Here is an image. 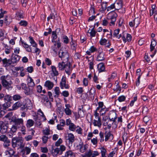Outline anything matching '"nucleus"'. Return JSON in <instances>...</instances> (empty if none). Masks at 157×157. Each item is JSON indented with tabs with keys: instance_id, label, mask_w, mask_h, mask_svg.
Wrapping results in <instances>:
<instances>
[{
	"instance_id": "c03bdc74",
	"label": "nucleus",
	"mask_w": 157,
	"mask_h": 157,
	"mask_svg": "<svg viewBox=\"0 0 157 157\" xmlns=\"http://www.w3.org/2000/svg\"><path fill=\"white\" fill-rule=\"evenodd\" d=\"M34 121L32 119H29L27 121L26 126L27 127H31L33 125Z\"/></svg>"
},
{
	"instance_id": "5701e85b",
	"label": "nucleus",
	"mask_w": 157,
	"mask_h": 157,
	"mask_svg": "<svg viewBox=\"0 0 157 157\" xmlns=\"http://www.w3.org/2000/svg\"><path fill=\"white\" fill-rule=\"evenodd\" d=\"M97 68L99 73L105 71V67L104 63H99L97 65Z\"/></svg>"
},
{
	"instance_id": "603ef678",
	"label": "nucleus",
	"mask_w": 157,
	"mask_h": 157,
	"mask_svg": "<svg viewBox=\"0 0 157 157\" xmlns=\"http://www.w3.org/2000/svg\"><path fill=\"white\" fill-rule=\"evenodd\" d=\"M46 30L48 31V32H45L44 34V36H48V34H50L52 32V29L50 27L48 29H46Z\"/></svg>"
},
{
	"instance_id": "a19ab883",
	"label": "nucleus",
	"mask_w": 157,
	"mask_h": 157,
	"mask_svg": "<svg viewBox=\"0 0 157 157\" xmlns=\"http://www.w3.org/2000/svg\"><path fill=\"white\" fill-rule=\"evenodd\" d=\"M21 106V103L19 101L15 103L13 105L12 109L13 110H16L19 108Z\"/></svg>"
},
{
	"instance_id": "09e8293b",
	"label": "nucleus",
	"mask_w": 157,
	"mask_h": 157,
	"mask_svg": "<svg viewBox=\"0 0 157 157\" xmlns=\"http://www.w3.org/2000/svg\"><path fill=\"white\" fill-rule=\"evenodd\" d=\"M12 98L13 100L17 101L20 100L22 98V97L19 94H16L13 95Z\"/></svg>"
},
{
	"instance_id": "5fc2aeb1",
	"label": "nucleus",
	"mask_w": 157,
	"mask_h": 157,
	"mask_svg": "<svg viewBox=\"0 0 157 157\" xmlns=\"http://www.w3.org/2000/svg\"><path fill=\"white\" fill-rule=\"evenodd\" d=\"M126 97L124 95H121L118 97L117 99L120 102H122L124 101L126 99Z\"/></svg>"
},
{
	"instance_id": "e433bc0d",
	"label": "nucleus",
	"mask_w": 157,
	"mask_h": 157,
	"mask_svg": "<svg viewBox=\"0 0 157 157\" xmlns=\"http://www.w3.org/2000/svg\"><path fill=\"white\" fill-rule=\"evenodd\" d=\"M51 69L53 73L54 76H57L59 75L58 71L56 70V68L55 66H51Z\"/></svg>"
},
{
	"instance_id": "cd10ccee",
	"label": "nucleus",
	"mask_w": 157,
	"mask_h": 157,
	"mask_svg": "<svg viewBox=\"0 0 157 157\" xmlns=\"http://www.w3.org/2000/svg\"><path fill=\"white\" fill-rule=\"evenodd\" d=\"M65 61H62L61 62H59L58 63V66L57 67L59 70L63 71L66 68V63Z\"/></svg>"
},
{
	"instance_id": "8fccbe9b",
	"label": "nucleus",
	"mask_w": 157,
	"mask_h": 157,
	"mask_svg": "<svg viewBox=\"0 0 157 157\" xmlns=\"http://www.w3.org/2000/svg\"><path fill=\"white\" fill-rule=\"evenodd\" d=\"M54 91L57 97H58L60 93L59 87L57 86L55 88Z\"/></svg>"
},
{
	"instance_id": "a878e982",
	"label": "nucleus",
	"mask_w": 157,
	"mask_h": 157,
	"mask_svg": "<svg viewBox=\"0 0 157 157\" xmlns=\"http://www.w3.org/2000/svg\"><path fill=\"white\" fill-rule=\"evenodd\" d=\"M66 108L64 109V112L67 115H70L71 114L72 112L71 110L69 109L71 107V106L69 104H66L65 105Z\"/></svg>"
},
{
	"instance_id": "f03ea898",
	"label": "nucleus",
	"mask_w": 157,
	"mask_h": 157,
	"mask_svg": "<svg viewBox=\"0 0 157 157\" xmlns=\"http://www.w3.org/2000/svg\"><path fill=\"white\" fill-rule=\"evenodd\" d=\"M117 17V13L114 11H111L108 14V19L110 21L109 25L112 26L115 25V22Z\"/></svg>"
},
{
	"instance_id": "1a4fd4ad",
	"label": "nucleus",
	"mask_w": 157,
	"mask_h": 157,
	"mask_svg": "<svg viewBox=\"0 0 157 157\" xmlns=\"http://www.w3.org/2000/svg\"><path fill=\"white\" fill-rule=\"evenodd\" d=\"M121 37L122 38V40L123 42L125 43L127 41L128 42H130L132 39V36L131 35L128 33H123V35L120 34L119 35L117 36V37L116 38L118 39H119Z\"/></svg>"
},
{
	"instance_id": "774afa93",
	"label": "nucleus",
	"mask_w": 157,
	"mask_h": 157,
	"mask_svg": "<svg viewBox=\"0 0 157 157\" xmlns=\"http://www.w3.org/2000/svg\"><path fill=\"white\" fill-rule=\"evenodd\" d=\"M62 139L61 138H60L56 142L55 145L56 147H59L60 146V144L62 143Z\"/></svg>"
},
{
	"instance_id": "4c0bfd02",
	"label": "nucleus",
	"mask_w": 157,
	"mask_h": 157,
	"mask_svg": "<svg viewBox=\"0 0 157 157\" xmlns=\"http://www.w3.org/2000/svg\"><path fill=\"white\" fill-rule=\"evenodd\" d=\"M90 30L89 29L88 31V33L90 34V36L91 37H94L95 36L96 33H97L94 29V27L92 29L90 30V32L89 31Z\"/></svg>"
},
{
	"instance_id": "de8ad7c7",
	"label": "nucleus",
	"mask_w": 157,
	"mask_h": 157,
	"mask_svg": "<svg viewBox=\"0 0 157 157\" xmlns=\"http://www.w3.org/2000/svg\"><path fill=\"white\" fill-rule=\"evenodd\" d=\"M107 41V40L105 38H101L99 41V43L101 45H105Z\"/></svg>"
},
{
	"instance_id": "e2e57ef3",
	"label": "nucleus",
	"mask_w": 157,
	"mask_h": 157,
	"mask_svg": "<svg viewBox=\"0 0 157 157\" xmlns=\"http://www.w3.org/2000/svg\"><path fill=\"white\" fill-rule=\"evenodd\" d=\"M137 96H136L134 97L133 98V100H132L130 102V105L131 106H132L134 104V102L137 101Z\"/></svg>"
},
{
	"instance_id": "72a5a7b5",
	"label": "nucleus",
	"mask_w": 157,
	"mask_h": 157,
	"mask_svg": "<svg viewBox=\"0 0 157 157\" xmlns=\"http://www.w3.org/2000/svg\"><path fill=\"white\" fill-rule=\"evenodd\" d=\"M52 38L51 40L52 42H57V40H56L57 38V33H56V31H52Z\"/></svg>"
},
{
	"instance_id": "b1692460",
	"label": "nucleus",
	"mask_w": 157,
	"mask_h": 157,
	"mask_svg": "<svg viewBox=\"0 0 157 157\" xmlns=\"http://www.w3.org/2000/svg\"><path fill=\"white\" fill-rule=\"evenodd\" d=\"M27 84L28 86L33 89L35 86V84L33 79L29 76L28 78V82Z\"/></svg>"
},
{
	"instance_id": "052dcab7",
	"label": "nucleus",
	"mask_w": 157,
	"mask_h": 157,
	"mask_svg": "<svg viewBox=\"0 0 157 157\" xmlns=\"http://www.w3.org/2000/svg\"><path fill=\"white\" fill-rule=\"evenodd\" d=\"M8 139L7 137L5 135H2L0 136V141H5Z\"/></svg>"
},
{
	"instance_id": "69168bd1",
	"label": "nucleus",
	"mask_w": 157,
	"mask_h": 157,
	"mask_svg": "<svg viewBox=\"0 0 157 157\" xmlns=\"http://www.w3.org/2000/svg\"><path fill=\"white\" fill-rule=\"evenodd\" d=\"M99 135L100 137V142L101 143L103 142L104 140V133L101 131L99 133Z\"/></svg>"
},
{
	"instance_id": "a18cd8bd",
	"label": "nucleus",
	"mask_w": 157,
	"mask_h": 157,
	"mask_svg": "<svg viewBox=\"0 0 157 157\" xmlns=\"http://www.w3.org/2000/svg\"><path fill=\"white\" fill-rule=\"evenodd\" d=\"M101 151V153L102 157H106V153L107 152L106 149L103 147H102L100 148Z\"/></svg>"
},
{
	"instance_id": "20e7f679",
	"label": "nucleus",
	"mask_w": 157,
	"mask_h": 157,
	"mask_svg": "<svg viewBox=\"0 0 157 157\" xmlns=\"http://www.w3.org/2000/svg\"><path fill=\"white\" fill-rule=\"evenodd\" d=\"M59 57L61 59L62 61L67 62L69 57V54L67 52L64 51L62 49H60L59 52Z\"/></svg>"
},
{
	"instance_id": "39448f33",
	"label": "nucleus",
	"mask_w": 157,
	"mask_h": 157,
	"mask_svg": "<svg viewBox=\"0 0 157 157\" xmlns=\"http://www.w3.org/2000/svg\"><path fill=\"white\" fill-rule=\"evenodd\" d=\"M21 86L24 93L26 95H31L33 93V89L28 86H27L26 84L21 83Z\"/></svg>"
},
{
	"instance_id": "ea45409f",
	"label": "nucleus",
	"mask_w": 157,
	"mask_h": 157,
	"mask_svg": "<svg viewBox=\"0 0 157 157\" xmlns=\"http://www.w3.org/2000/svg\"><path fill=\"white\" fill-rule=\"evenodd\" d=\"M77 126H76L74 123H72L69 126V130L73 132L75 131L76 129L77 128Z\"/></svg>"
},
{
	"instance_id": "c756f323",
	"label": "nucleus",
	"mask_w": 157,
	"mask_h": 157,
	"mask_svg": "<svg viewBox=\"0 0 157 157\" xmlns=\"http://www.w3.org/2000/svg\"><path fill=\"white\" fill-rule=\"evenodd\" d=\"M156 6L155 5H152L151 8V9L150 10L149 15L150 17L152 16L153 14H154L155 13H157V11L155 9Z\"/></svg>"
},
{
	"instance_id": "6e6d98bb",
	"label": "nucleus",
	"mask_w": 157,
	"mask_h": 157,
	"mask_svg": "<svg viewBox=\"0 0 157 157\" xmlns=\"http://www.w3.org/2000/svg\"><path fill=\"white\" fill-rule=\"evenodd\" d=\"M63 42L66 44H67L69 43V39L67 36L66 35H64L63 36Z\"/></svg>"
},
{
	"instance_id": "4d7b16f0",
	"label": "nucleus",
	"mask_w": 157,
	"mask_h": 157,
	"mask_svg": "<svg viewBox=\"0 0 157 157\" xmlns=\"http://www.w3.org/2000/svg\"><path fill=\"white\" fill-rule=\"evenodd\" d=\"M0 19L4 17V14H6L7 12L6 10H3L2 8L0 9Z\"/></svg>"
},
{
	"instance_id": "864d4df0",
	"label": "nucleus",
	"mask_w": 157,
	"mask_h": 157,
	"mask_svg": "<svg viewBox=\"0 0 157 157\" xmlns=\"http://www.w3.org/2000/svg\"><path fill=\"white\" fill-rule=\"evenodd\" d=\"M77 129L75 131L78 134H82V129L79 126H77Z\"/></svg>"
},
{
	"instance_id": "412c9836",
	"label": "nucleus",
	"mask_w": 157,
	"mask_h": 157,
	"mask_svg": "<svg viewBox=\"0 0 157 157\" xmlns=\"http://www.w3.org/2000/svg\"><path fill=\"white\" fill-rule=\"evenodd\" d=\"M2 63L3 66L6 68L8 67L12 64L11 59H7L6 58L2 59Z\"/></svg>"
},
{
	"instance_id": "680f3d73",
	"label": "nucleus",
	"mask_w": 157,
	"mask_h": 157,
	"mask_svg": "<svg viewBox=\"0 0 157 157\" xmlns=\"http://www.w3.org/2000/svg\"><path fill=\"white\" fill-rule=\"evenodd\" d=\"M14 153L15 151L12 148H10L9 149V150L7 151L6 152V154L7 155L8 154H9L10 156H11V155H14Z\"/></svg>"
},
{
	"instance_id": "79ce46f5",
	"label": "nucleus",
	"mask_w": 157,
	"mask_h": 157,
	"mask_svg": "<svg viewBox=\"0 0 157 157\" xmlns=\"http://www.w3.org/2000/svg\"><path fill=\"white\" fill-rule=\"evenodd\" d=\"M4 98L5 101L10 102L12 100V97L8 94H6L4 96Z\"/></svg>"
},
{
	"instance_id": "6e6552de",
	"label": "nucleus",
	"mask_w": 157,
	"mask_h": 157,
	"mask_svg": "<svg viewBox=\"0 0 157 157\" xmlns=\"http://www.w3.org/2000/svg\"><path fill=\"white\" fill-rule=\"evenodd\" d=\"M94 115L95 119L93 120V124L94 126H98L100 128L101 127L102 123L101 117L99 116V113L96 112L94 113Z\"/></svg>"
},
{
	"instance_id": "473e14b6",
	"label": "nucleus",
	"mask_w": 157,
	"mask_h": 157,
	"mask_svg": "<svg viewBox=\"0 0 157 157\" xmlns=\"http://www.w3.org/2000/svg\"><path fill=\"white\" fill-rule=\"evenodd\" d=\"M29 39L31 45L32 46L34 47H37V44L34 40L33 37L29 36Z\"/></svg>"
},
{
	"instance_id": "aec40b11",
	"label": "nucleus",
	"mask_w": 157,
	"mask_h": 157,
	"mask_svg": "<svg viewBox=\"0 0 157 157\" xmlns=\"http://www.w3.org/2000/svg\"><path fill=\"white\" fill-rule=\"evenodd\" d=\"M65 68L66 73L68 75H70L71 73L72 69V65L70 62H67L66 63V67Z\"/></svg>"
},
{
	"instance_id": "f8f14e48",
	"label": "nucleus",
	"mask_w": 157,
	"mask_h": 157,
	"mask_svg": "<svg viewBox=\"0 0 157 157\" xmlns=\"http://www.w3.org/2000/svg\"><path fill=\"white\" fill-rule=\"evenodd\" d=\"M11 121L14 123L15 125L19 128H20L23 124H24V120L23 119L21 118H19L16 117L14 118H13L11 119Z\"/></svg>"
},
{
	"instance_id": "393cba45",
	"label": "nucleus",
	"mask_w": 157,
	"mask_h": 157,
	"mask_svg": "<svg viewBox=\"0 0 157 157\" xmlns=\"http://www.w3.org/2000/svg\"><path fill=\"white\" fill-rule=\"evenodd\" d=\"M44 86L47 87L48 90H50L52 89L54 86L53 83L49 80L46 81L44 83Z\"/></svg>"
},
{
	"instance_id": "f704fd0d",
	"label": "nucleus",
	"mask_w": 157,
	"mask_h": 157,
	"mask_svg": "<svg viewBox=\"0 0 157 157\" xmlns=\"http://www.w3.org/2000/svg\"><path fill=\"white\" fill-rule=\"evenodd\" d=\"M108 111V108H107L106 107L100 109L99 111L100 114V115L103 116L105 115L106 112Z\"/></svg>"
},
{
	"instance_id": "423d86ee",
	"label": "nucleus",
	"mask_w": 157,
	"mask_h": 157,
	"mask_svg": "<svg viewBox=\"0 0 157 157\" xmlns=\"http://www.w3.org/2000/svg\"><path fill=\"white\" fill-rule=\"evenodd\" d=\"M0 133L2 134H5L6 132L8 133L9 131V124L6 123L2 121H0Z\"/></svg>"
},
{
	"instance_id": "0e129e2a",
	"label": "nucleus",
	"mask_w": 157,
	"mask_h": 157,
	"mask_svg": "<svg viewBox=\"0 0 157 157\" xmlns=\"http://www.w3.org/2000/svg\"><path fill=\"white\" fill-rule=\"evenodd\" d=\"M24 151H25L26 155H28L31 152V149L29 147H26L24 148Z\"/></svg>"
},
{
	"instance_id": "4be33fe9",
	"label": "nucleus",
	"mask_w": 157,
	"mask_h": 157,
	"mask_svg": "<svg viewBox=\"0 0 157 157\" xmlns=\"http://www.w3.org/2000/svg\"><path fill=\"white\" fill-rule=\"evenodd\" d=\"M21 42L22 45L25 49L26 51L29 52H32V48L31 47V45H29L26 42H24L23 41H21Z\"/></svg>"
},
{
	"instance_id": "7ed1b4c3",
	"label": "nucleus",
	"mask_w": 157,
	"mask_h": 157,
	"mask_svg": "<svg viewBox=\"0 0 157 157\" xmlns=\"http://www.w3.org/2000/svg\"><path fill=\"white\" fill-rule=\"evenodd\" d=\"M53 43H54V44L50 48L51 50V52L53 53L55 55H56L57 54L58 48H59L61 46V43L59 38H58L57 42Z\"/></svg>"
},
{
	"instance_id": "2eb2a0df",
	"label": "nucleus",
	"mask_w": 157,
	"mask_h": 157,
	"mask_svg": "<svg viewBox=\"0 0 157 157\" xmlns=\"http://www.w3.org/2000/svg\"><path fill=\"white\" fill-rule=\"evenodd\" d=\"M66 147L64 145H62L60 146L59 147H56L54 149V152L56 155H61L63 152L66 150Z\"/></svg>"
},
{
	"instance_id": "58836bf2",
	"label": "nucleus",
	"mask_w": 157,
	"mask_h": 157,
	"mask_svg": "<svg viewBox=\"0 0 157 157\" xmlns=\"http://www.w3.org/2000/svg\"><path fill=\"white\" fill-rule=\"evenodd\" d=\"M65 156V157H75L74 153L71 150L66 151Z\"/></svg>"
},
{
	"instance_id": "2f4dec72",
	"label": "nucleus",
	"mask_w": 157,
	"mask_h": 157,
	"mask_svg": "<svg viewBox=\"0 0 157 157\" xmlns=\"http://www.w3.org/2000/svg\"><path fill=\"white\" fill-rule=\"evenodd\" d=\"M78 146L79 147L80 151L81 153L84 152L86 148L85 145H84L83 142H80Z\"/></svg>"
},
{
	"instance_id": "c85d7f7f",
	"label": "nucleus",
	"mask_w": 157,
	"mask_h": 157,
	"mask_svg": "<svg viewBox=\"0 0 157 157\" xmlns=\"http://www.w3.org/2000/svg\"><path fill=\"white\" fill-rule=\"evenodd\" d=\"M98 106L96 108L94 111V113H98V111L100 109L106 107L104 105L103 102L99 101L98 102Z\"/></svg>"
},
{
	"instance_id": "37998d69",
	"label": "nucleus",
	"mask_w": 157,
	"mask_h": 157,
	"mask_svg": "<svg viewBox=\"0 0 157 157\" xmlns=\"http://www.w3.org/2000/svg\"><path fill=\"white\" fill-rule=\"evenodd\" d=\"M10 106V102H6L2 105V108L3 110H6Z\"/></svg>"
},
{
	"instance_id": "f257e3e1",
	"label": "nucleus",
	"mask_w": 157,
	"mask_h": 157,
	"mask_svg": "<svg viewBox=\"0 0 157 157\" xmlns=\"http://www.w3.org/2000/svg\"><path fill=\"white\" fill-rule=\"evenodd\" d=\"M23 140L21 138L17 137H13L12 139V146L13 148L16 147H22L24 146Z\"/></svg>"
},
{
	"instance_id": "ddd939ff",
	"label": "nucleus",
	"mask_w": 157,
	"mask_h": 157,
	"mask_svg": "<svg viewBox=\"0 0 157 157\" xmlns=\"http://www.w3.org/2000/svg\"><path fill=\"white\" fill-rule=\"evenodd\" d=\"M66 83V77L64 76H63L62 78L61 81L60 82L59 86L61 89H68L69 88L70 86L68 84H67Z\"/></svg>"
},
{
	"instance_id": "49530a36",
	"label": "nucleus",
	"mask_w": 157,
	"mask_h": 157,
	"mask_svg": "<svg viewBox=\"0 0 157 157\" xmlns=\"http://www.w3.org/2000/svg\"><path fill=\"white\" fill-rule=\"evenodd\" d=\"M105 141H107L109 139L111 134L110 131L107 132V131L105 132Z\"/></svg>"
},
{
	"instance_id": "9d476101",
	"label": "nucleus",
	"mask_w": 157,
	"mask_h": 157,
	"mask_svg": "<svg viewBox=\"0 0 157 157\" xmlns=\"http://www.w3.org/2000/svg\"><path fill=\"white\" fill-rule=\"evenodd\" d=\"M98 55L96 60L98 61H103L105 59V54L103 52L101 48H99L98 50Z\"/></svg>"
},
{
	"instance_id": "dca6fc26",
	"label": "nucleus",
	"mask_w": 157,
	"mask_h": 157,
	"mask_svg": "<svg viewBox=\"0 0 157 157\" xmlns=\"http://www.w3.org/2000/svg\"><path fill=\"white\" fill-rule=\"evenodd\" d=\"M10 130L8 131V134L10 138H12L16 132L17 129H19L14 124H13L11 128H9Z\"/></svg>"
},
{
	"instance_id": "4468645a",
	"label": "nucleus",
	"mask_w": 157,
	"mask_h": 157,
	"mask_svg": "<svg viewBox=\"0 0 157 157\" xmlns=\"http://www.w3.org/2000/svg\"><path fill=\"white\" fill-rule=\"evenodd\" d=\"M42 95L43 96L41 101L42 103L47 107L50 108L51 106V103L49 101L48 96L44 95Z\"/></svg>"
},
{
	"instance_id": "bb28decb",
	"label": "nucleus",
	"mask_w": 157,
	"mask_h": 157,
	"mask_svg": "<svg viewBox=\"0 0 157 157\" xmlns=\"http://www.w3.org/2000/svg\"><path fill=\"white\" fill-rule=\"evenodd\" d=\"M97 49L94 46H91L88 50L86 52V53L88 55H91L92 53H93L95 52H98Z\"/></svg>"
},
{
	"instance_id": "13d9d810",
	"label": "nucleus",
	"mask_w": 157,
	"mask_h": 157,
	"mask_svg": "<svg viewBox=\"0 0 157 157\" xmlns=\"http://www.w3.org/2000/svg\"><path fill=\"white\" fill-rule=\"evenodd\" d=\"M60 94L62 96L65 97H68L69 94L68 91L66 90L63 91L61 93H60Z\"/></svg>"
},
{
	"instance_id": "c9c22d12",
	"label": "nucleus",
	"mask_w": 157,
	"mask_h": 157,
	"mask_svg": "<svg viewBox=\"0 0 157 157\" xmlns=\"http://www.w3.org/2000/svg\"><path fill=\"white\" fill-rule=\"evenodd\" d=\"M101 6L102 10H101V11L102 13H103L106 10H107V2H102Z\"/></svg>"
},
{
	"instance_id": "f3484780",
	"label": "nucleus",
	"mask_w": 157,
	"mask_h": 157,
	"mask_svg": "<svg viewBox=\"0 0 157 157\" xmlns=\"http://www.w3.org/2000/svg\"><path fill=\"white\" fill-rule=\"evenodd\" d=\"M155 36V34L154 33H152L151 34V36L152 38L151 40V44H150V51L152 52L155 48V47L156 45V42L155 40L153 39Z\"/></svg>"
},
{
	"instance_id": "338daca9",
	"label": "nucleus",
	"mask_w": 157,
	"mask_h": 157,
	"mask_svg": "<svg viewBox=\"0 0 157 157\" xmlns=\"http://www.w3.org/2000/svg\"><path fill=\"white\" fill-rule=\"evenodd\" d=\"M29 0H21V2L22 6L25 7L26 6L27 3Z\"/></svg>"
},
{
	"instance_id": "3c124183",
	"label": "nucleus",
	"mask_w": 157,
	"mask_h": 157,
	"mask_svg": "<svg viewBox=\"0 0 157 157\" xmlns=\"http://www.w3.org/2000/svg\"><path fill=\"white\" fill-rule=\"evenodd\" d=\"M19 24L21 26H23L24 27H26V26L28 24V22L25 20H21L19 23Z\"/></svg>"
},
{
	"instance_id": "7c9ffc66",
	"label": "nucleus",
	"mask_w": 157,
	"mask_h": 157,
	"mask_svg": "<svg viewBox=\"0 0 157 157\" xmlns=\"http://www.w3.org/2000/svg\"><path fill=\"white\" fill-rule=\"evenodd\" d=\"M25 105L27 107V109H30L32 108V103L31 100L29 99H28L26 101Z\"/></svg>"
},
{
	"instance_id": "0eeeda50",
	"label": "nucleus",
	"mask_w": 157,
	"mask_h": 157,
	"mask_svg": "<svg viewBox=\"0 0 157 157\" xmlns=\"http://www.w3.org/2000/svg\"><path fill=\"white\" fill-rule=\"evenodd\" d=\"M75 140V137L74 135L72 133L68 134L66 138V144L68 146L69 148L70 149L72 146L73 143Z\"/></svg>"
},
{
	"instance_id": "bf43d9fd",
	"label": "nucleus",
	"mask_w": 157,
	"mask_h": 157,
	"mask_svg": "<svg viewBox=\"0 0 157 157\" xmlns=\"http://www.w3.org/2000/svg\"><path fill=\"white\" fill-rule=\"evenodd\" d=\"M120 30L119 29H115L113 33V36L114 37H117V36L118 34H119Z\"/></svg>"
},
{
	"instance_id": "9b49d317",
	"label": "nucleus",
	"mask_w": 157,
	"mask_h": 157,
	"mask_svg": "<svg viewBox=\"0 0 157 157\" xmlns=\"http://www.w3.org/2000/svg\"><path fill=\"white\" fill-rule=\"evenodd\" d=\"M5 76H2L1 77V83L2 86L6 89L8 90H11L13 88V86L11 85V83L8 82L6 79L4 78Z\"/></svg>"
},
{
	"instance_id": "a211bd4d",
	"label": "nucleus",
	"mask_w": 157,
	"mask_h": 157,
	"mask_svg": "<svg viewBox=\"0 0 157 157\" xmlns=\"http://www.w3.org/2000/svg\"><path fill=\"white\" fill-rule=\"evenodd\" d=\"M21 57L17 54H14L13 53L12 54L11 60L13 64L17 63L20 59Z\"/></svg>"
},
{
	"instance_id": "6ab92c4d",
	"label": "nucleus",
	"mask_w": 157,
	"mask_h": 157,
	"mask_svg": "<svg viewBox=\"0 0 157 157\" xmlns=\"http://www.w3.org/2000/svg\"><path fill=\"white\" fill-rule=\"evenodd\" d=\"M115 7V10H118L121 9L122 6V0H116L113 3Z\"/></svg>"
}]
</instances>
